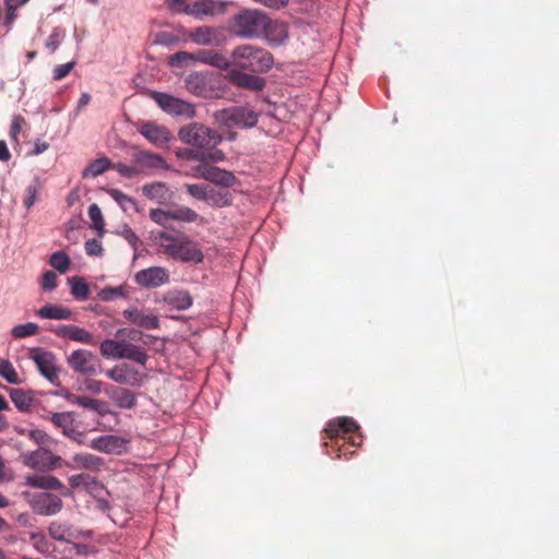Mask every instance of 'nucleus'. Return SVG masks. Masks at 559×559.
Returning a JSON list of instances; mask_svg holds the SVG:
<instances>
[{"label":"nucleus","mask_w":559,"mask_h":559,"mask_svg":"<svg viewBox=\"0 0 559 559\" xmlns=\"http://www.w3.org/2000/svg\"><path fill=\"white\" fill-rule=\"evenodd\" d=\"M157 239L162 251L176 261L199 264L204 260L199 243L183 234L173 235L167 231H159Z\"/></svg>","instance_id":"nucleus-1"},{"label":"nucleus","mask_w":559,"mask_h":559,"mask_svg":"<svg viewBox=\"0 0 559 559\" xmlns=\"http://www.w3.org/2000/svg\"><path fill=\"white\" fill-rule=\"evenodd\" d=\"M231 63L237 68L255 73L267 72L274 63L270 51L249 44L236 47L231 52Z\"/></svg>","instance_id":"nucleus-2"},{"label":"nucleus","mask_w":559,"mask_h":559,"mask_svg":"<svg viewBox=\"0 0 559 559\" xmlns=\"http://www.w3.org/2000/svg\"><path fill=\"white\" fill-rule=\"evenodd\" d=\"M178 136L183 143L202 150H212L223 140L216 130L199 122L181 127Z\"/></svg>","instance_id":"nucleus-3"},{"label":"nucleus","mask_w":559,"mask_h":559,"mask_svg":"<svg viewBox=\"0 0 559 559\" xmlns=\"http://www.w3.org/2000/svg\"><path fill=\"white\" fill-rule=\"evenodd\" d=\"M266 14L259 10H242L233 17L230 31L241 38H254L262 34Z\"/></svg>","instance_id":"nucleus-4"},{"label":"nucleus","mask_w":559,"mask_h":559,"mask_svg":"<svg viewBox=\"0 0 559 559\" xmlns=\"http://www.w3.org/2000/svg\"><path fill=\"white\" fill-rule=\"evenodd\" d=\"M215 122L226 128H252L258 122V114L245 106H234L216 110Z\"/></svg>","instance_id":"nucleus-5"},{"label":"nucleus","mask_w":559,"mask_h":559,"mask_svg":"<svg viewBox=\"0 0 559 559\" xmlns=\"http://www.w3.org/2000/svg\"><path fill=\"white\" fill-rule=\"evenodd\" d=\"M69 367L84 376H95L102 372V364L99 358L90 350L76 349L68 357Z\"/></svg>","instance_id":"nucleus-6"},{"label":"nucleus","mask_w":559,"mask_h":559,"mask_svg":"<svg viewBox=\"0 0 559 559\" xmlns=\"http://www.w3.org/2000/svg\"><path fill=\"white\" fill-rule=\"evenodd\" d=\"M61 456L55 455L46 448H39L23 456V463L25 466L41 473H47L58 468L61 465Z\"/></svg>","instance_id":"nucleus-7"},{"label":"nucleus","mask_w":559,"mask_h":559,"mask_svg":"<svg viewBox=\"0 0 559 559\" xmlns=\"http://www.w3.org/2000/svg\"><path fill=\"white\" fill-rule=\"evenodd\" d=\"M153 99L167 114L185 118H193L195 116L194 105L180 98L165 93L155 92L153 94Z\"/></svg>","instance_id":"nucleus-8"},{"label":"nucleus","mask_w":559,"mask_h":559,"mask_svg":"<svg viewBox=\"0 0 559 559\" xmlns=\"http://www.w3.org/2000/svg\"><path fill=\"white\" fill-rule=\"evenodd\" d=\"M227 7L228 2L224 0H197L191 2L190 5H186L183 13L203 20L205 16L224 14Z\"/></svg>","instance_id":"nucleus-9"},{"label":"nucleus","mask_w":559,"mask_h":559,"mask_svg":"<svg viewBox=\"0 0 559 559\" xmlns=\"http://www.w3.org/2000/svg\"><path fill=\"white\" fill-rule=\"evenodd\" d=\"M28 502L37 514L44 516L55 515L63 508L61 498L47 491L34 493Z\"/></svg>","instance_id":"nucleus-10"},{"label":"nucleus","mask_w":559,"mask_h":559,"mask_svg":"<svg viewBox=\"0 0 559 559\" xmlns=\"http://www.w3.org/2000/svg\"><path fill=\"white\" fill-rule=\"evenodd\" d=\"M106 376L116 383L129 386H140L144 379V374L141 371L126 362L116 365L107 370Z\"/></svg>","instance_id":"nucleus-11"},{"label":"nucleus","mask_w":559,"mask_h":559,"mask_svg":"<svg viewBox=\"0 0 559 559\" xmlns=\"http://www.w3.org/2000/svg\"><path fill=\"white\" fill-rule=\"evenodd\" d=\"M132 163L135 164L139 175L157 169H169V165L164 157L146 150L134 152L132 154Z\"/></svg>","instance_id":"nucleus-12"},{"label":"nucleus","mask_w":559,"mask_h":559,"mask_svg":"<svg viewBox=\"0 0 559 559\" xmlns=\"http://www.w3.org/2000/svg\"><path fill=\"white\" fill-rule=\"evenodd\" d=\"M134 282L146 288H156L169 282V272L163 266H151L135 273Z\"/></svg>","instance_id":"nucleus-13"},{"label":"nucleus","mask_w":559,"mask_h":559,"mask_svg":"<svg viewBox=\"0 0 559 559\" xmlns=\"http://www.w3.org/2000/svg\"><path fill=\"white\" fill-rule=\"evenodd\" d=\"M122 316L129 323L145 330L159 328V319L151 309L130 307L122 311Z\"/></svg>","instance_id":"nucleus-14"},{"label":"nucleus","mask_w":559,"mask_h":559,"mask_svg":"<svg viewBox=\"0 0 559 559\" xmlns=\"http://www.w3.org/2000/svg\"><path fill=\"white\" fill-rule=\"evenodd\" d=\"M138 131L150 143L159 148L166 147L171 140V133L166 127L153 122H141Z\"/></svg>","instance_id":"nucleus-15"},{"label":"nucleus","mask_w":559,"mask_h":559,"mask_svg":"<svg viewBox=\"0 0 559 559\" xmlns=\"http://www.w3.org/2000/svg\"><path fill=\"white\" fill-rule=\"evenodd\" d=\"M359 429L358 424L350 417H338L330 420L324 429L326 437L338 444L340 439H345L347 433H352Z\"/></svg>","instance_id":"nucleus-16"},{"label":"nucleus","mask_w":559,"mask_h":559,"mask_svg":"<svg viewBox=\"0 0 559 559\" xmlns=\"http://www.w3.org/2000/svg\"><path fill=\"white\" fill-rule=\"evenodd\" d=\"M39 372L52 384H59V369L56 356L50 352H36L32 356Z\"/></svg>","instance_id":"nucleus-17"},{"label":"nucleus","mask_w":559,"mask_h":559,"mask_svg":"<svg viewBox=\"0 0 559 559\" xmlns=\"http://www.w3.org/2000/svg\"><path fill=\"white\" fill-rule=\"evenodd\" d=\"M24 484L32 488L45 490H60L63 496H70L69 489L61 483V480L51 475L33 474L24 478Z\"/></svg>","instance_id":"nucleus-18"},{"label":"nucleus","mask_w":559,"mask_h":559,"mask_svg":"<svg viewBox=\"0 0 559 559\" xmlns=\"http://www.w3.org/2000/svg\"><path fill=\"white\" fill-rule=\"evenodd\" d=\"M51 332H53L57 336L62 338H69L71 341H75L83 344L88 345H95L96 341L92 333L86 331L83 328H80L78 325L73 324H62L57 326L56 329H52Z\"/></svg>","instance_id":"nucleus-19"},{"label":"nucleus","mask_w":559,"mask_h":559,"mask_svg":"<svg viewBox=\"0 0 559 559\" xmlns=\"http://www.w3.org/2000/svg\"><path fill=\"white\" fill-rule=\"evenodd\" d=\"M228 80L236 86L259 92L265 86V80L261 76L249 74L239 70H231Z\"/></svg>","instance_id":"nucleus-20"},{"label":"nucleus","mask_w":559,"mask_h":559,"mask_svg":"<svg viewBox=\"0 0 559 559\" xmlns=\"http://www.w3.org/2000/svg\"><path fill=\"white\" fill-rule=\"evenodd\" d=\"M262 33L272 45H281L288 38L287 24L280 21H272L267 15L266 24L265 27H263Z\"/></svg>","instance_id":"nucleus-21"},{"label":"nucleus","mask_w":559,"mask_h":559,"mask_svg":"<svg viewBox=\"0 0 559 559\" xmlns=\"http://www.w3.org/2000/svg\"><path fill=\"white\" fill-rule=\"evenodd\" d=\"M106 393L115 405L120 408L131 409L136 405L135 394L126 388L111 385L106 390Z\"/></svg>","instance_id":"nucleus-22"},{"label":"nucleus","mask_w":559,"mask_h":559,"mask_svg":"<svg viewBox=\"0 0 559 559\" xmlns=\"http://www.w3.org/2000/svg\"><path fill=\"white\" fill-rule=\"evenodd\" d=\"M66 399L71 404L79 405V406H82L87 409H92L100 416H104V415L110 413L107 407V403L104 401H100V400L92 399L88 396L75 395L72 393L67 394Z\"/></svg>","instance_id":"nucleus-23"},{"label":"nucleus","mask_w":559,"mask_h":559,"mask_svg":"<svg viewBox=\"0 0 559 559\" xmlns=\"http://www.w3.org/2000/svg\"><path fill=\"white\" fill-rule=\"evenodd\" d=\"M90 447L104 453H118L122 447V439L112 435L100 436L93 439Z\"/></svg>","instance_id":"nucleus-24"},{"label":"nucleus","mask_w":559,"mask_h":559,"mask_svg":"<svg viewBox=\"0 0 559 559\" xmlns=\"http://www.w3.org/2000/svg\"><path fill=\"white\" fill-rule=\"evenodd\" d=\"M195 60L221 70H226L231 64L227 56L214 50H200L195 53Z\"/></svg>","instance_id":"nucleus-25"},{"label":"nucleus","mask_w":559,"mask_h":559,"mask_svg":"<svg viewBox=\"0 0 559 559\" xmlns=\"http://www.w3.org/2000/svg\"><path fill=\"white\" fill-rule=\"evenodd\" d=\"M164 302L170 309L187 310L192 306L193 299L186 290H174L164 296Z\"/></svg>","instance_id":"nucleus-26"},{"label":"nucleus","mask_w":559,"mask_h":559,"mask_svg":"<svg viewBox=\"0 0 559 559\" xmlns=\"http://www.w3.org/2000/svg\"><path fill=\"white\" fill-rule=\"evenodd\" d=\"M218 32L211 26H200L189 33V37L198 45L211 46L218 44Z\"/></svg>","instance_id":"nucleus-27"},{"label":"nucleus","mask_w":559,"mask_h":559,"mask_svg":"<svg viewBox=\"0 0 559 559\" xmlns=\"http://www.w3.org/2000/svg\"><path fill=\"white\" fill-rule=\"evenodd\" d=\"M143 194L160 204L166 203L170 199V192L165 182H153L144 185L142 188Z\"/></svg>","instance_id":"nucleus-28"},{"label":"nucleus","mask_w":559,"mask_h":559,"mask_svg":"<svg viewBox=\"0 0 559 559\" xmlns=\"http://www.w3.org/2000/svg\"><path fill=\"white\" fill-rule=\"evenodd\" d=\"M205 180L225 188L233 187L238 181L233 173L215 166L206 171Z\"/></svg>","instance_id":"nucleus-29"},{"label":"nucleus","mask_w":559,"mask_h":559,"mask_svg":"<svg viewBox=\"0 0 559 559\" xmlns=\"http://www.w3.org/2000/svg\"><path fill=\"white\" fill-rule=\"evenodd\" d=\"M10 397L15 407L21 412H28L35 401L31 391L19 388L10 389Z\"/></svg>","instance_id":"nucleus-30"},{"label":"nucleus","mask_w":559,"mask_h":559,"mask_svg":"<svg viewBox=\"0 0 559 559\" xmlns=\"http://www.w3.org/2000/svg\"><path fill=\"white\" fill-rule=\"evenodd\" d=\"M37 316L44 319L69 320L72 311L69 308L47 304L37 311Z\"/></svg>","instance_id":"nucleus-31"},{"label":"nucleus","mask_w":559,"mask_h":559,"mask_svg":"<svg viewBox=\"0 0 559 559\" xmlns=\"http://www.w3.org/2000/svg\"><path fill=\"white\" fill-rule=\"evenodd\" d=\"M73 462L79 468L97 472L104 465V460L91 453H80L73 456Z\"/></svg>","instance_id":"nucleus-32"},{"label":"nucleus","mask_w":559,"mask_h":559,"mask_svg":"<svg viewBox=\"0 0 559 559\" xmlns=\"http://www.w3.org/2000/svg\"><path fill=\"white\" fill-rule=\"evenodd\" d=\"M121 358L130 359L144 366L148 356L143 348L124 341Z\"/></svg>","instance_id":"nucleus-33"},{"label":"nucleus","mask_w":559,"mask_h":559,"mask_svg":"<svg viewBox=\"0 0 559 559\" xmlns=\"http://www.w3.org/2000/svg\"><path fill=\"white\" fill-rule=\"evenodd\" d=\"M178 156L187 157V158H190V159H198V160H200L201 163L198 166L194 167V170L198 174V176L203 178V179H205L206 171L211 170V168L214 167V166H210L209 164L205 163L206 156H205V153H203V152H195V151H192V150H185L182 153L178 154Z\"/></svg>","instance_id":"nucleus-34"},{"label":"nucleus","mask_w":559,"mask_h":559,"mask_svg":"<svg viewBox=\"0 0 559 559\" xmlns=\"http://www.w3.org/2000/svg\"><path fill=\"white\" fill-rule=\"evenodd\" d=\"M123 346H124V341L119 342V341L107 338L100 343L99 350L104 357H107V358L114 357V358L121 359Z\"/></svg>","instance_id":"nucleus-35"},{"label":"nucleus","mask_w":559,"mask_h":559,"mask_svg":"<svg viewBox=\"0 0 559 559\" xmlns=\"http://www.w3.org/2000/svg\"><path fill=\"white\" fill-rule=\"evenodd\" d=\"M68 283L71 287V294L79 300H85L88 298L90 287L82 277L73 276L68 278Z\"/></svg>","instance_id":"nucleus-36"},{"label":"nucleus","mask_w":559,"mask_h":559,"mask_svg":"<svg viewBox=\"0 0 559 559\" xmlns=\"http://www.w3.org/2000/svg\"><path fill=\"white\" fill-rule=\"evenodd\" d=\"M112 168V164L109 158L107 157H100L95 160H93L88 167L84 170L83 176H92L97 177L105 173L107 169Z\"/></svg>","instance_id":"nucleus-37"},{"label":"nucleus","mask_w":559,"mask_h":559,"mask_svg":"<svg viewBox=\"0 0 559 559\" xmlns=\"http://www.w3.org/2000/svg\"><path fill=\"white\" fill-rule=\"evenodd\" d=\"M41 189L43 185L39 178H35L26 187L23 204L27 210H29L34 205Z\"/></svg>","instance_id":"nucleus-38"},{"label":"nucleus","mask_w":559,"mask_h":559,"mask_svg":"<svg viewBox=\"0 0 559 559\" xmlns=\"http://www.w3.org/2000/svg\"><path fill=\"white\" fill-rule=\"evenodd\" d=\"M88 217L92 221L91 227L94 228L98 233L99 237H103V235L105 233V222H104V217H103L100 207L96 203H93L92 205H90Z\"/></svg>","instance_id":"nucleus-39"},{"label":"nucleus","mask_w":559,"mask_h":559,"mask_svg":"<svg viewBox=\"0 0 559 559\" xmlns=\"http://www.w3.org/2000/svg\"><path fill=\"white\" fill-rule=\"evenodd\" d=\"M173 221L193 223L199 218V214L190 207L180 206L171 210Z\"/></svg>","instance_id":"nucleus-40"},{"label":"nucleus","mask_w":559,"mask_h":559,"mask_svg":"<svg viewBox=\"0 0 559 559\" xmlns=\"http://www.w3.org/2000/svg\"><path fill=\"white\" fill-rule=\"evenodd\" d=\"M48 532L51 538L60 542L67 540L71 535V528L67 524L60 522L50 523Z\"/></svg>","instance_id":"nucleus-41"},{"label":"nucleus","mask_w":559,"mask_h":559,"mask_svg":"<svg viewBox=\"0 0 559 559\" xmlns=\"http://www.w3.org/2000/svg\"><path fill=\"white\" fill-rule=\"evenodd\" d=\"M49 263L60 273H66L70 265V259L63 251H57L50 255Z\"/></svg>","instance_id":"nucleus-42"},{"label":"nucleus","mask_w":559,"mask_h":559,"mask_svg":"<svg viewBox=\"0 0 559 559\" xmlns=\"http://www.w3.org/2000/svg\"><path fill=\"white\" fill-rule=\"evenodd\" d=\"M26 124V120L21 115H15L12 118L11 127H10V138L11 141L19 146L20 145V133L23 127Z\"/></svg>","instance_id":"nucleus-43"},{"label":"nucleus","mask_w":559,"mask_h":559,"mask_svg":"<svg viewBox=\"0 0 559 559\" xmlns=\"http://www.w3.org/2000/svg\"><path fill=\"white\" fill-rule=\"evenodd\" d=\"M0 376L9 383L16 384L20 382L19 374L9 360H0Z\"/></svg>","instance_id":"nucleus-44"},{"label":"nucleus","mask_w":559,"mask_h":559,"mask_svg":"<svg viewBox=\"0 0 559 559\" xmlns=\"http://www.w3.org/2000/svg\"><path fill=\"white\" fill-rule=\"evenodd\" d=\"M109 194L122 207L123 211L136 207V203L131 197L117 189L109 190Z\"/></svg>","instance_id":"nucleus-45"},{"label":"nucleus","mask_w":559,"mask_h":559,"mask_svg":"<svg viewBox=\"0 0 559 559\" xmlns=\"http://www.w3.org/2000/svg\"><path fill=\"white\" fill-rule=\"evenodd\" d=\"M38 330H39L38 325L33 322H28L25 324H19L12 329V336L15 338H23V337L35 335L38 332Z\"/></svg>","instance_id":"nucleus-46"},{"label":"nucleus","mask_w":559,"mask_h":559,"mask_svg":"<svg viewBox=\"0 0 559 559\" xmlns=\"http://www.w3.org/2000/svg\"><path fill=\"white\" fill-rule=\"evenodd\" d=\"M150 218L163 227H168L173 221L171 210L153 209L150 211Z\"/></svg>","instance_id":"nucleus-47"},{"label":"nucleus","mask_w":559,"mask_h":559,"mask_svg":"<svg viewBox=\"0 0 559 559\" xmlns=\"http://www.w3.org/2000/svg\"><path fill=\"white\" fill-rule=\"evenodd\" d=\"M126 289L123 286L106 287L98 293V297L103 301H110L116 298L124 297Z\"/></svg>","instance_id":"nucleus-48"},{"label":"nucleus","mask_w":559,"mask_h":559,"mask_svg":"<svg viewBox=\"0 0 559 559\" xmlns=\"http://www.w3.org/2000/svg\"><path fill=\"white\" fill-rule=\"evenodd\" d=\"M51 423L61 429L67 428L69 424L74 423L72 412L53 413L50 417Z\"/></svg>","instance_id":"nucleus-49"},{"label":"nucleus","mask_w":559,"mask_h":559,"mask_svg":"<svg viewBox=\"0 0 559 559\" xmlns=\"http://www.w3.org/2000/svg\"><path fill=\"white\" fill-rule=\"evenodd\" d=\"M63 32L56 28L53 32L48 36L46 40V47L51 51L55 52L59 46L61 45V41L63 39Z\"/></svg>","instance_id":"nucleus-50"},{"label":"nucleus","mask_w":559,"mask_h":559,"mask_svg":"<svg viewBox=\"0 0 559 559\" xmlns=\"http://www.w3.org/2000/svg\"><path fill=\"white\" fill-rule=\"evenodd\" d=\"M19 5L20 4L17 0H7L5 2L7 13L4 17V25L8 26L9 28L16 19V9Z\"/></svg>","instance_id":"nucleus-51"},{"label":"nucleus","mask_w":559,"mask_h":559,"mask_svg":"<svg viewBox=\"0 0 559 559\" xmlns=\"http://www.w3.org/2000/svg\"><path fill=\"white\" fill-rule=\"evenodd\" d=\"M112 169L126 178H132L139 175L134 163H132V165L121 163L112 164Z\"/></svg>","instance_id":"nucleus-52"},{"label":"nucleus","mask_w":559,"mask_h":559,"mask_svg":"<svg viewBox=\"0 0 559 559\" xmlns=\"http://www.w3.org/2000/svg\"><path fill=\"white\" fill-rule=\"evenodd\" d=\"M190 60H195V55L189 53L187 51H178V52L174 53L173 56H170L169 64L171 67H177V66L186 63Z\"/></svg>","instance_id":"nucleus-53"},{"label":"nucleus","mask_w":559,"mask_h":559,"mask_svg":"<svg viewBox=\"0 0 559 559\" xmlns=\"http://www.w3.org/2000/svg\"><path fill=\"white\" fill-rule=\"evenodd\" d=\"M93 478L88 474H76L69 477V485L72 488L86 487Z\"/></svg>","instance_id":"nucleus-54"},{"label":"nucleus","mask_w":559,"mask_h":559,"mask_svg":"<svg viewBox=\"0 0 559 559\" xmlns=\"http://www.w3.org/2000/svg\"><path fill=\"white\" fill-rule=\"evenodd\" d=\"M75 61H71L68 63L59 64L53 69V80L60 81L66 78L71 70L74 68Z\"/></svg>","instance_id":"nucleus-55"},{"label":"nucleus","mask_w":559,"mask_h":559,"mask_svg":"<svg viewBox=\"0 0 559 559\" xmlns=\"http://www.w3.org/2000/svg\"><path fill=\"white\" fill-rule=\"evenodd\" d=\"M143 333L139 330H134V329H119L117 330L116 332V336L118 338H129L130 341H140L141 337H142Z\"/></svg>","instance_id":"nucleus-56"},{"label":"nucleus","mask_w":559,"mask_h":559,"mask_svg":"<svg viewBox=\"0 0 559 559\" xmlns=\"http://www.w3.org/2000/svg\"><path fill=\"white\" fill-rule=\"evenodd\" d=\"M186 189L190 195L198 200H206V188L202 185H186Z\"/></svg>","instance_id":"nucleus-57"},{"label":"nucleus","mask_w":559,"mask_h":559,"mask_svg":"<svg viewBox=\"0 0 559 559\" xmlns=\"http://www.w3.org/2000/svg\"><path fill=\"white\" fill-rule=\"evenodd\" d=\"M41 287L45 290H52L57 287V275L52 271H46L44 273Z\"/></svg>","instance_id":"nucleus-58"},{"label":"nucleus","mask_w":559,"mask_h":559,"mask_svg":"<svg viewBox=\"0 0 559 559\" xmlns=\"http://www.w3.org/2000/svg\"><path fill=\"white\" fill-rule=\"evenodd\" d=\"M121 236L133 247V249L138 248L140 239L128 225L123 226L121 230Z\"/></svg>","instance_id":"nucleus-59"},{"label":"nucleus","mask_w":559,"mask_h":559,"mask_svg":"<svg viewBox=\"0 0 559 559\" xmlns=\"http://www.w3.org/2000/svg\"><path fill=\"white\" fill-rule=\"evenodd\" d=\"M85 251L88 255H100L103 246L98 240L90 239L85 242Z\"/></svg>","instance_id":"nucleus-60"},{"label":"nucleus","mask_w":559,"mask_h":559,"mask_svg":"<svg viewBox=\"0 0 559 559\" xmlns=\"http://www.w3.org/2000/svg\"><path fill=\"white\" fill-rule=\"evenodd\" d=\"M73 548L75 550V555L78 556H90L97 552V549L94 546L87 544L74 543Z\"/></svg>","instance_id":"nucleus-61"},{"label":"nucleus","mask_w":559,"mask_h":559,"mask_svg":"<svg viewBox=\"0 0 559 559\" xmlns=\"http://www.w3.org/2000/svg\"><path fill=\"white\" fill-rule=\"evenodd\" d=\"M61 430L66 437L72 439L79 443H82V441L80 440L82 432H80L79 430L75 429L73 423L69 424V426H67V428L61 429Z\"/></svg>","instance_id":"nucleus-62"},{"label":"nucleus","mask_w":559,"mask_h":559,"mask_svg":"<svg viewBox=\"0 0 559 559\" xmlns=\"http://www.w3.org/2000/svg\"><path fill=\"white\" fill-rule=\"evenodd\" d=\"M168 7L177 13H183L186 5H190L187 0H167Z\"/></svg>","instance_id":"nucleus-63"},{"label":"nucleus","mask_w":559,"mask_h":559,"mask_svg":"<svg viewBox=\"0 0 559 559\" xmlns=\"http://www.w3.org/2000/svg\"><path fill=\"white\" fill-rule=\"evenodd\" d=\"M85 388L91 391L92 393L94 394H98L102 392V389H103V383L98 380H94V379H87L85 381Z\"/></svg>","instance_id":"nucleus-64"}]
</instances>
